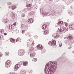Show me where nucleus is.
Instances as JSON below:
<instances>
[{
    "instance_id": "31",
    "label": "nucleus",
    "mask_w": 74,
    "mask_h": 74,
    "mask_svg": "<svg viewBox=\"0 0 74 74\" xmlns=\"http://www.w3.org/2000/svg\"><path fill=\"white\" fill-rule=\"evenodd\" d=\"M3 35H1L0 36V37L1 38H3Z\"/></svg>"
},
{
    "instance_id": "42",
    "label": "nucleus",
    "mask_w": 74,
    "mask_h": 74,
    "mask_svg": "<svg viewBox=\"0 0 74 74\" xmlns=\"http://www.w3.org/2000/svg\"><path fill=\"white\" fill-rule=\"evenodd\" d=\"M6 54H7V55H8V53H7Z\"/></svg>"
},
{
    "instance_id": "29",
    "label": "nucleus",
    "mask_w": 74,
    "mask_h": 74,
    "mask_svg": "<svg viewBox=\"0 0 74 74\" xmlns=\"http://www.w3.org/2000/svg\"><path fill=\"white\" fill-rule=\"evenodd\" d=\"M25 31L23 30L22 31V33L23 34H24V33H25Z\"/></svg>"
},
{
    "instance_id": "27",
    "label": "nucleus",
    "mask_w": 74,
    "mask_h": 74,
    "mask_svg": "<svg viewBox=\"0 0 74 74\" xmlns=\"http://www.w3.org/2000/svg\"><path fill=\"white\" fill-rule=\"evenodd\" d=\"M11 4H12V3H11V2H8L7 5H11Z\"/></svg>"
},
{
    "instance_id": "35",
    "label": "nucleus",
    "mask_w": 74,
    "mask_h": 74,
    "mask_svg": "<svg viewBox=\"0 0 74 74\" xmlns=\"http://www.w3.org/2000/svg\"><path fill=\"white\" fill-rule=\"evenodd\" d=\"M3 55V54H2V53H0V56H1H1H2Z\"/></svg>"
},
{
    "instance_id": "3",
    "label": "nucleus",
    "mask_w": 74,
    "mask_h": 74,
    "mask_svg": "<svg viewBox=\"0 0 74 74\" xmlns=\"http://www.w3.org/2000/svg\"><path fill=\"white\" fill-rule=\"evenodd\" d=\"M56 44V42L55 40H53L52 42L50 41L49 42V45H50V46L52 45L54 46V45H55Z\"/></svg>"
},
{
    "instance_id": "38",
    "label": "nucleus",
    "mask_w": 74,
    "mask_h": 74,
    "mask_svg": "<svg viewBox=\"0 0 74 74\" xmlns=\"http://www.w3.org/2000/svg\"><path fill=\"white\" fill-rule=\"evenodd\" d=\"M19 39V38H18L16 40V41L17 42V41H18V40Z\"/></svg>"
},
{
    "instance_id": "15",
    "label": "nucleus",
    "mask_w": 74,
    "mask_h": 74,
    "mask_svg": "<svg viewBox=\"0 0 74 74\" xmlns=\"http://www.w3.org/2000/svg\"><path fill=\"white\" fill-rule=\"evenodd\" d=\"M63 21H60V22H59V23H57V24H58V25H63Z\"/></svg>"
},
{
    "instance_id": "34",
    "label": "nucleus",
    "mask_w": 74,
    "mask_h": 74,
    "mask_svg": "<svg viewBox=\"0 0 74 74\" xmlns=\"http://www.w3.org/2000/svg\"><path fill=\"white\" fill-rule=\"evenodd\" d=\"M25 14H23L22 15V16L23 17H25Z\"/></svg>"
},
{
    "instance_id": "12",
    "label": "nucleus",
    "mask_w": 74,
    "mask_h": 74,
    "mask_svg": "<svg viewBox=\"0 0 74 74\" xmlns=\"http://www.w3.org/2000/svg\"><path fill=\"white\" fill-rule=\"evenodd\" d=\"M47 27V25L45 24L43 25L42 27V29L43 30H45L46 29V28Z\"/></svg>"
},
{
    "instance_id": "41",
    "label": "nucleus",
    "mask_w": 74,
    "mask_h": 74,
    "mask_svg": "<svg viewBox=\"0 0 74 74\" xmlns=\"http://www.w3.org/2000/svg\"><path fill=\"white\" fill-rule=\"evenodd\" d=\"M9 8H11V7L10 6L9 7Z\"/></svg>"
},
{
    "instance_id": "6",
    "label": "nucleus",
    "mask_w": 74,
    "mask_h": 74,
    "mask_svg": "<svg viewBox=\"0 0 74 74\" xmlns=\"http://www.w3.org/2000/svg\"><path fill=\"white\" fill-rule=\"evenodd\" d=\"M70 29L71 30H73L74 29V24H71L69 25Z\"/></svg>"
},
{
    "instance_id": "4",
    "label": "nucleus",
    "mask_w": 74,
    "mask_h": 74,
    "mask_svg": "<svg viewBox=\"0 0 74 74\" xmlns=\"http://www.w3.org/2000/svg\"><path fill=\"white\" fill-rule=\"evenodd\" d=\"M10 63H11V61H10V60H8L6 61L5 65L6 67L8 68V67H10Z\"/></svg>"
},
{
    "instance_id": "16",
    "label": "nucleus",
    "mask_w": 74,
    "mask_h": 74,
    "mask_svg": "<svg viewBox=\"0 0 74 74\" xmlns=\"http://www.w3.org/2000/svg\"><path fill=\"white\" fill-rule=\"evenodd\" d=\"M55 35H56V34H54L53 35V37H54V38H58L59 37V35H57L56 36H55Z\"/></svg>"
},
{
    "instance_id": "25",
    "label": "nucleus",
    "mask_w": 74,
    "mask_h": 74,
    "mask_svg": "<svg viewBox=\"0 0 74 74\" xmlns=\"http://www.w3.org/2000/svg\"><path fill=\"white\" fill-rule=\"evenodd\" d=\"M68 38H69L70 40H73V38L71 36H69Z\"/></svg>"
},
{
    "instance_id": "37",
    "label": "nucleus",
    "mask_w": 74,
    "mask_h": 74,
    "mask_svg": "<svg viewBox=\"0 0 74 74\" xmlns=\"http://www.w3.org/2000/svg\"><path fill=\"white\" fill-rule=\"evenodd\" d=\"M7 33H5L4 34V36H6V35H7Z\"/></svg>"
},
{
    "instance_id": "18",
    "label": "nucleus",
    "mask_w": 74,
    "mask_h": 74,
    "mask_svg": "<svg viewBox=\"0 0 74 74\" xmlns=\"http://www.w3.org/2000/svg\"><path fill=\"white\" fill-rule=\"evenodd\" d=\"M27 46L29 47V46H32V45H34V43H31V44L30 43H27Z\"/></svg>"
},
{
    "instance_id": "23",
    "label": "nucleus",
    "mask_w": 74,
    "mask_h": 74,
    "mask_svg": "<svg viewBox=\"0 0 74 74\" xmlns=\"http://www.w3.org/2000/svg\"><path fill=\"white\" fill-rule=\"evenodd\" d=\"M32 6V4H30L28 5H26V7H30Z\"/></svg>"
},
{
    "instance_id": "21",
    "label": "nucleus",
    "mask_w": 74,
    "mask_h": 74,
    "mask_svg": "<svg viewBox=\"0 0 74 74\" xmlns=\"http://www.w3.org/2000/svg\"><path fill=\"white\" fill-rule=\"evenodd\" d=\"M11 16L12 19H14V18H15V14H13V13L12 14H11Z\"/></svg>"
},
{
    "instance_id": "5",
    "label": "nucleus",
    "mask_w": 74,
    "mask_h": 74,
    "mask_svg": "<svg viewBox=\"0 0 74 74\" xmlns=\"http://www.w3.org/2000/svg\"><path fill=\"white\" fill-rule=\"evenodd\" d=\"M18 55L19 56H23L24 55V53H23V50L22 49H21L19 50V53Z\"/></svg>"
},
{
    "instance_id": "1",
    "label": "nucleus",
    "mask_w": 74,
    "mask_h": 74,
    "mask_svg": "<svg viewBox=\"0 0 74 74\" xmlns=\"http://www.w3.org/2000/svg\"><path fill=\"white\" fill-rule=\"evenodd\" d=\"M57 63L55 62H49L46 65L45 72L46 74H53L57 69Z\"/></svg>"
},
{
    "instance_id": "33",
    "label": "nucleus",
    "mask_w": 74,
    "mask_h": 74,
    "mask_svg": "<svg viewBox=\"0 0 74 74\" xmlns=\"http://www.w3.org/2000/svg\"><path fill=\"white\" fill-rule=\"evenodd\" d=\"M13 25H14V26H16V23L15 22L14 23Z\"/></svg>"
},
{
    "instance_id": "17",
    "label": "nucleus",
    "mask_w": 74,
    "mask_h": 74,
    "mask_svg": "<svg viewBox=\"0 0 74 74\" xmlns=\"http://www.w3.org/2000/svg\"><path fill=\"white\" fill-rule=\"evenodd\" d=\"M23 65L24 66H27V61H25L23 63Z\"/></svg>"
},
{
    "instance_id": "20",
    "label": "nucleus",
    "mask_w": 74,
    "mask_h": 74,
    "mask_svg": "<svg viewBox=\"0 0 74 74\" xmlns=\"http://www.w3.org/2000/svg\"><path fill=\"white\" fill-rule=\"evenodd\" d=\"M20 73L21 74H25V71H24L21 70L20 71Z\"/></svg>"
},
{
    "instance_id": "43",
    "label": "nucleus",
    "mask_w": 74,
    "mask_h": 74,
    "mask_svg": "<svg viewBox=\"0 0 74 74\" xmlns=\"http://www.w3.org/2000/svg\"><path fill=\"white\" fill-rule=\"evenodd\" d=\"M50 1H52V0H49Z\"/></svg>"
},
{
    "instance_id": "13",
    "label": "nucleus",
    "mask_w": 74,
    "mask_h": 74,
    "mask_svg": "<svg viewBox=\"0 0 74 74\" xmlns=\"http://www.w3.org/2000/svg\"><path fill=\"white\" fill-rule=\"evenodd\" d=\"M16 8V6L14 5H12L11 6V8L13 10H14Z\"/></svg>"
},
{
    "instance_id": "24",
    "label": "nucleus",
    "mask_w": 74,
    "mask_h": 74,
    "mask_svg": "<svg viewBox=\"0 0 74 74\" xmlns=\"http://www.w3.org/2000/svg\"><path fill=\"white\" fill-rule=\"evenodd\" d=\"M0 32H1V33L2 34H3V33H4V29H1L0 30Z\"/></svg>"
},
{
    "instance_id": "30",
    "label": "nucleus",
    "mask_w": 74,
    "mask_h": 74,
    "mask_svg": "<svg viewBox=\"0 0 74 74\" xmlns=\"http://www.w3.org/2000/svg\"><path fill=\"white\" fill-rule=\"evenodd\" d=\"M10 74H17V73H16L15 72H12V73H10Z\"/></svg>"
},
{
    "instance_id": "28",
    "label": "nucleus",
    "mask_w": 74,
    "mask_h": 74,
    "mask_svg": "<svg viewBox=\"0 0 74 74\" xmlns=\"http://www.w3.org/2000/svg\"><path fill=\"white\" fill-rule=\"evenodd\" d=\"M25 27V25L24 24H23L21 25V27L23 29H24V27Z\"/></svg>"
},
{
    "instance_id": "10",
    "label": "nucleus",
    "mask_w": 74,
    "mask_h": 74,
    "mask_svg": "<svg viewBox=\"0 0 74 74\" xmlns=\"http://www.w3.org/2000/svg\"><path fill=\"white\" fill-rule=\"evenodd\" d=\"M44 14L45 15V16H48V15L49 14V13H48L47 12H43L42 13L43 15H44Z\"/></svg>"
},
{
    "instance_id": "9",
    "label": "nucleus",
    "mask_w": 74,
    "mask_h": 74,
    "mask_svg": "<svg viewBox=\"0 0 74 74\" xmlns=\"http://www.w3.org/2000/svg\"><path fill=\"white\" fill-rule=\"evenodd\" d=\"M33 19L32 18H29L28 20V22L29 23H32V22H33Z\"/></svg>"
},
{
    "instance_id": "32",
    "label": "nucleus",
    "mask_w": 74,
    "mask_h": 74,
    "mask_svg": "<svg viewBox=\"0 0 74 74\" xmlns=\"http://www.w3.org/2000/svg\"><path fill=\"white\" fill-rule=\"evenodd\" d=\"M30 14H31V15H33L34 14V13H33V12H32L30 13Z\"/></svg>"
},
{
    "instance_id": "19",
    "label": "nucleus",
    "mask_w": 74,
    "mask_h": 74,
    "mask_svg": "<svg viewBox=\"0 0 74 74\" xmlns=\"http://www.w3.org/2000/svg\"><path fill=\"white\" fill-rule=\"evenodd\" d=\"M35 53H31L30 54L31 57H32V58L34 57V56H35Z\"/></svg>"
},
{
    "instance_id": "11",
    "label": "nucleus",
    "mask_w": 74,
    "mask_h": 74,
    "mask_svg": "<svg viewBox=\"0 0 74 74\" xmlns=\"http://www.w3.org/2000/svg\"><path fill=\"white\" fill-rule=\"evenodd\" d=\"M31 48V49L29 50V52L30 53H32V52H33V49L34 48V47H33V46H32Z\"/></svg>"
},
{
    "instance_id": "14",
    "label": "nucleus",
    "mask_w": 74,
    "mask_h": 74,
    "mask_svg": "<svg viewBox=\"0 0 74 74\" xmlns=\"http://www.w3.org/2000/svg\"><path fill=\"white\" fill-rule=\"evenodd\" d=\"M44 34L45 35H47V34H48V33H49V30H46L44 32Z\"/></svg>"
},
{
    "instance_id": "7",
    "label": "nucleus",
    "mask_w": 74,
    "mask_h": 74,
    "mask_svg": "<svg viewBox=\"0 0 74 74\" xmlns=\"http://www.w3.org/2000/svg\"><path fill=\"white\" fill-rule=\"evenodd\" d=\"M19 67V65L18 64H16L15 66V67L14 69L15 71H16V70L18 69Z\"/></svg>"
},
{
    "instance_id": "44",
    "label": "nucleus",
    "mask_w": 74,
    "mask_h": 74,
    "mask_svg": "<svg viewBox=\"0 0 74 74\" xmlns=\"http://www.w3.org/2000/svg\"><path fill=\"white\" fill-rule=\"evenodd\" d=\"M25 35H27V34H25Z\"/></svg>"
},
{
    "instance_id": "40",
    "label": "nucleus",
    "mask_w": 74,
    "mask_h": 74,
    "mask_svg": "<svg viewBox=\"0 0 74 74\" xmlns=\"http://www.w3.org/2000/svg\"><path fill=\"white\" fill-rule=\"evenodd\" d=\"M62 45V44H61V45H60V47H61Z\"/></svg>"
},
{
    "instance_id": "8",
    "label": "nucleus",
    "mask_w": 74,
    "mask_h": 74,
    "mask_svg": "<svg viewBox=\"0 0 74 74\" xmlns=\"http://www.w3.org/2000/svg\"><path fill=\"white\" fill-rule=\"evenodd\" d=\"M39 49H42V46L41 45H39L37 46V50H39Z\"/></svg>"
},
{
    "instance_id": "26",
    "label": "nucleus",
    "mask_w": 74,
    "mask_h": 74,
    "mask_svg": "<svg viewBox=\"0 0 74 74\" xmlns=\"http://www.w3.org/2000/svg\"><path fill=\"white\" fill-rule=\"evenodd\" d=\"M37 60V59L36 58H34L33 59V61H34V62H36Z\"/></svg>"
},
{
    "instance_id": "2",
    "label": "nucleus",
    "mask_w": 74,
    "mask_h": 74,
    "mask_svg": "<svg viewBox=\"0 0 74 74\" xmlns=\"http://www.w3.org/2000/svg\"><path fill=\"white\" fill-rule=\"evenodd\" d=\"M68 30V29H66L64 26L61 27L60 29H58V32L59 33H63L64 32H66V31Z\"/></svg>"
},
{
    "instance_id": "39",
    "label": "nucleus",
    "mask_w": 74,
    "mask_h": 74,
    "mask_svg": "<svg viewBox=\"0 0 74 74\" xmlns=\"http://www.w3.org/2000/svg\"><path fill=\"white\" fill-rule=\"evenodd\" d=\"M65 25L66 26H67V24H65Z\"/></svg>"
},
{
    "instance_id": "22",
    "label": "nucleus",
    "mask_w": 74,
    "mask_h": 74,
    "mask_svg": "<svg viewBox=\"0 0 74 74\" xmlns=\"http://www.w3.org/2000/svg\"><path fill=\"white\" fill-rule=\"evenodd\" d=\"M10 40L11 42H14H14H15V40L14 39L12 38L10 39Z\"/></svg>"
},
{
    "instance_id": "36",
    "label": "nucleus",
    "mask_w": 74,
    "mask_h": 74,
    "mask_svg": "<svg viewBox=\"0 0 74 74\" xmlns=\"http://www.w3.org/2000/svg\"><path fill=\"white\" fill-rule=\"evenodd\" d=\"M9 27L10 29H11V28H12V27H11V26L10 25H9Z\"/></svg>"
}]
</instances>
